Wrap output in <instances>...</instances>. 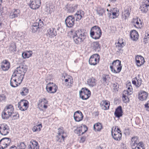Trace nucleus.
I'll return each instance as SVG.
<instances>
[{
  "label": "nucleus",
  "instance_id": "nucleus-1",
  "mask_svg": "<svg viewBox=\"0 0 149 149\" xmlns=\"http://www.w3.org/2000/svg\"><path fill=\"white\" fill-rule=\"evenodd\" d=\"M86 33L84 30H79L76 31L73 36L74 41L77 44H80L83 42L86 38Z\"/></svg>",
  "mask_w": 149,
  "mask_h": 149
},
{
  "label": "nucleus",
  "instance_id": "nucleus-2",
  "mask_svg": "<svg viewBox=\"0 0 149 149\" xmlns=\"http://www.w3.org/2000/svg\"><path fill=\"white\" fill-rule=\"evenodd\" d=\"M14 112V109L12 104L7 105L4 108V110L2 113L1 116L2 119L7 120L11 116L14 117L15 115Z\"/></svg>",
  "mask_w": 149,
  "mask_h": 149
},
{
  "label": "nucleus",
  "instance_id": "nucleus-3",
  "mask_svg": "<svg viewBox=\"0 0 149 149\" xmlns=\"http://www.w3.org/2000/svg\"><path fill=\"white\" fill-rule=\"evenodd\" d=\"M28 69L27 66L24 65H20L15 70L13 74L16 76L23 80L24 74Z\"/></svg>",
  "mask_w": 149,
  "mask_h": 149
},
{
  "label": "nucleus",
  "instance_id": "nucleus-4",
  "mask_svg": "<svg viewBox=\"0 0 149 149\" xmlns=\"http://www.w3.org/2000/svg\"><path fill=\"white\" fill-rule=\"evenodd\" d=\"M130 145L132 149H144L143 142L139 141V137L137 136L132 138Z\"/></svg>",
  "mask_w": 149,
  "mask_h": 149
},
{
  "label": "nucleus",
  "instance_id": "nucleus-5",
  "mask_svg": "<svg viewBox=\"0 0 149 149\" xmlns=\"http://www.w3.org/2000/svg\"><path fill=\"white\" fill-rule=\"evenodd\" d=\"M90 32L91 37L95 40L99 39L102 33L101 29L97 26H95L92 27Z\"/></svg>",
  "mask_w": 149,
  "mask_h": 149
},
{
  "label": "nucleus",
  "instance_id": "nucleus-6",
  "mask_svg": "<svg viewBox=\"0 0 149 149\" xmlns=\"http://www.w3.org/2000/svg\"><path fill=\"white\" fill-rule=\"evenodd\" d=\"M79 93L80 97L83 100H86L90 97L91 93L88 88H84L81 89Z\"/></svg>",
  "mask_w": 149,
  "mask_h": 149
},
{
  "label": "nucleus",
  "instance_id": "nucleus-7",
  "mask_svg": "<svg viewBox=\"0 0 149 149\" xmlns=\"http://www.w3.org/2000/svg\"><path fill=\"white\" fill-rule=\"evenodd\" d=\"M23 79L16 76L13 74L10 80V86L13 87H15L19 85Z\"/></svg>",
  "mask_w": 149,
  "mask_h": 149
},
{
  "label": "nucleus",
  "instance_id": "nucleus-8",
  "mask_svg": "<svg viewBox=\"0 0 149 149\" xmlns=\"http://www.w3.org/2000/svg\"><path fill=\"white\" fill-rule=\"evenodd\" d=\"M10 131L9 127L5 124H0V133L3 135L5 136L8 134Z\"/></svg>",
  "mask_w": 149,
  "mask_h": 149
},
{
  "label": "nucleus",
  "instance_id": "nucleus-9",
  "mask_svg": "<svg viewBox=\"0 0 149 149\" xmlns=\"http://www.w3.org/2000/svg\"><path fill=\"white\" fill-rule=\"evenodd\" d=\"M100 57L98 54H94L92 55L90 57L89 62L91 65H95L99 63Z\"/></svg>",
  "mask_w": 149,
  "mask_h": 149
},
{
  "label": "nucleus",
  "instance_id": "nucleus-10",
  "mask_svg": "<svg viewBox=\"0 0 149 149\" xmlns=\"http://www.w3.org/2000/svg\"><path fill=\"white\" fill-rule=\"evenodd\" d=\"M44 25L43 21L41 19H39L38 21L36 20V22L34 23L32 26L31 29L32 32H36L38 29L40 28Z\"/></svg>",
  "mask_w": 149,
  "mask_h": 149
},
{
  "label": "nucleus",
  "instance_id": "nucleus-11",
  "mask_svg": "<svg viewBox=\"0 0 149 149\" xmlns=\"http://www.w3.org/2000/svg\"><path fill=\"white\" fill-rule=\"evenodd\" d=\"M46 89L48 92L53 93L56 92L57 86L55 84L50 82L47 84Z\"/></svg>",
  "mask_w": 149,
  "mask_h": 149
},
{
  "label": "nucleus",
  "instance_id": "nucleus-12",
  "mask_svg": "<svg viewBox=\"0 0 149 149\" xmlns=\"http://www.w3.org/2000/svg\"><path fill=\"white\" fill-rule=\"evenodd\" d=\"M11 140L8 138H4L0 140V149H3L8 146L11 143Z\"/></svg>",
  "mask_w": 149,
  "mask_h": 149
},
{
  "label": "nucleus",
  "instance_id": "nucleus-13",
  "mask_svg": "<svg viewBox=\"0 0 149 149\" xmlns=\"http://www.w3.org/2000/svg\"><path fill=\"white\" fill-rule=\"evenodd\" d=\"M75 18L73 15H69L66 19L65 23L67 27L71 28L74 24Z\"/></svg>",
  "mask_w": 149,
  "mask_h": 149
},
{
  "label": "nucleus",
  "instance_id": "nucleus-14",
  "mask_svg": "<svg viewBox=\"0 0 149 149\" xmlns=\"http://www.w3.org/2000/svg\"><path fill=\"white\" fill-rule=\"evenodd\" d=\"M28 102L25 100H22L18 104V107L19 109L22 111L26 110L28 107Z\"/></svg>",
  "mask_w": 149,
  "mask_h": 149
},
{
  "label": "nucleus",
  "instance_id": "nucleus-15",
  "mask_svg": "<svg viewBox=\"0 0 149 149\" xmlns=\"http://www.w3.org/2000/svg\"><path fill=\"white\" fill-rule=\"evenodd\" d=\"M40 4V0H30L29 6L31 9L36 10L39 7Z\"/></svg>",
  "mask_w": 149,
  "mask_h": 149
},
{
  "label": "nucleus",
  "instance_id": "nucleus-16",
  "mask_svg": "<svg viewBox=\"0 0 149 149\" xmlns=\"http://www.w3.org/2000/svg\"><path fill=\"white\" fill-rule=\"evenodd\" d=\"M131 23L136 28L141 29L142 27V25L140 19L137 17L133 18Z\"/></svg>",
  "mask_w": 149,
  "mask_h": 149
},
{
  "label": "nucleus",
  "instance_id": "nucleus-17",
  "mask_svg": "<svg viewBox=\"0 0 149 149\" xmlns=\"http://www.w3.org/2000/svg\"><path fill=\"white\" fill-rule=\"evenodd\" d=\"M148 95V93L144 91H141L138 94V97L140 100L143 101L146 100Z\"/></svg>",
  "mask_w": 149,
  "mask_h": 149
},
{
  "label": "nucleus",
  "instance_id": "nucleus-18",
  "mask_svg": "<svg viewBox=\"0 0 149 149\" xmlns=\"http://www.w3.org/2000/svg\"><path fill=\"white\" fill-rule=\"evenodd\" d=\"M10 67V63L7 60H5L3 61L1 63V68L2 70L6 71L8 70Z\"/></svg>",
  "mask_w": 149,
  "mask_h": 149
},
{
  "label": "nucleus",
  "instance_id": "nucleus-19",
  "mask_svg": "<svg viewBox=\"0 0 149 149\" xmlns=\"http://www.w3.org/2000/svg\"><path fill=\"white\" fill-rule=\"evenodd\" d=\"M140 74H138L137 77H136L132 80V84L138 87H139L142 84V80L140 77Z\"/></svg>",
  "mask_w": 149,
  "mask_h": 149
},
{
  "label": "nucleus",
  "instance_id": "nucleus-20",
  "mask_svg": "<svg viewBox=\"0 0 149 149\" xmlns=\"http://www.w3.org/2000/svg\"><path fill=\"white\" fill-rule=\"evenodd\" d=\"M74 119L76 121L79 122L82 120L83 115L80 111H78L74 113Z\"/></svg>",
  "mask_w": 149,
  "mask_h": 149
},
{
  "label": "nucleus",
  "instance_id": "nucleus-21",
  "mask_svg": "<svg viewBox=\"0 0 149 149\" xmlns=\"http://www.w3.org/2000/svg\"><path fill=\"white\" fill-rule=\"evenodd\" d=\"M131 7L127 6V8L125 9L124 12L123 13V19L125 20L129 16L131 11Z\"/></svg>",
  "mask_w": 149,
  "mask_h": 149
},
{
  "label": "nucleus",
  "instance_id": "nucleus-22",
  "mask_svg": "<svg viewBox=\"0 0 149 149\" xmlns=\"http://www.w3.org/2000/svg\"><path fill=\"white\" fill-rule=\"evenodd\" d=\"M20 13V12L19 10L14 9L11 10L9 17L11 19L17 17L19 15Z\"/></svg>",
  "mask_w": 149,
  "mask_h": 149
},
{
  "label": "nucleus",
  "instance_id": "nucleus-23",
  "mask_svg": "<svg viewBox=\"0 0 149 149\" xmlns=\"http://www.w3.org/2000/svg\"><path fill=\"white\" fill-rule=\"evenodd\" d=\"M87 127L86 125H84L83 127L81 126L77 128V129L75 130V132L78 134V135H82L87 130Z\"/></svg>",
  "mask_w": 149,
  "mask_h": 149
},
{
  "label": "nucleus",
  "instance_id": "nucleus-24",
  "mask_svg": "<svg viewBox=\"0 0 149 149\" xmlns=\"http://www.w3.org/2000/svg\"><path fill=\"white\" fill-rule=\"evenodd\" d=\"M136 63L137 65L139 67L143 64L145 62L144 59L143 57L141 55H138L135 58Z\"/></svg>",
  "mask_w": 149,
  "mask_h": 149
},
{
  "label": "nucleus",
  "instance_id": "nucleus-25",
  "mask_svg": "<svg viewBox=\"0 0 149 149\" xmlns=\"http://www.w3.org/2000/svg\"><path fill=\"white\" fill-rule=\"evenodd\" d=\"M84 13L82 10H79L77 11L76 13L74 15V18H75L76 21H79L84 17Z\"/></svg>",
  "mask_w": 149,
  "mask_h": 149
},
{
  "label": "nucleus",
  "instance_id": "nucleus-26",
  "mask_svg": "<svg viewBox=\"0 0 149 149\" xmlns=\"http://www.w3.org/2000/svg\"><path fill=\"white\" fill-rule=\"evenodd\" d=\"M100 105L102 109L104 110L108 109L110 106L109 102L106 100H102L100 103Z\"/></svg>",
  "mask_w": 149,
  "mask_h": 149
},
{
  "label": "nucleus",
  "instance_id": "nucleus-27",
  "mask_svg": "<svg viewBox=\"0 0 149 149\" xmlns=\"http://www.w3.org/2000/svg\"><path fill=\"white\" fill-rule=\"evenodd\" d=\"M28 148L29 149H39V147L37 141L33 140L30 141Z\"/></svg>",
  "mask_w": 149,
  "mask_h": 149
},
{
  "label": "nucleus",
  "instance_id": "nucleus-28",
  "mask_svg": "<svg viewBox=\"0 0 149 149\" xmlns=\"http://www.w3.org/2000/svg\"><path fill=\"white\" fill-rule=\"evenodd\" d=\"M47 32V35H49L51 38L54 37L57 34L55 29L53 28H51L48 29Z\"/></svg>",
  "mask_w": 149,
  "mask_h": 149
},
{
  "label": "nucleus",
  "instance_id": "nucleus-29",
  "mask_svg": "<svg viewBox=\"0 0 149 149\" xmlns=\"http://www.w3.org/2000/svg\"><path fill=\"white\" fill-rule=\"evenodd\" d=\"M48 103V101L45 98L40 99L39 100V103L38 104V107L42 108L43 107L45 109L47 108V105L45 104Z\"/></svg>",
  "mask_w": 149,
  "mask_h": 149
},
{
  "label": "nucleus",
  "instance_id": "nucleus-30",
  "mask_svg": "<svg viewBox=\"0 0 149 149\" xmlns=\"http://www.w3.org/2000/svg\"><path fill=\"white\" fill-rule=\"evenodd\" d=\"M149 6L145 2H142L141 4L139 9L141 12L144 13H146L148 10V7Z\"/></svg>",
  "mask_w": 149,
  "mask_h": 149
},
{
  "label": "nucleus",
  "instance_id": "nucleus-31",
  "mask_svg": "<svg viewBox=\"0 0 149 149\" xmlns=\"http://www.w3.org/2000/svg\"><path fill=\"white\" fill-rule=\"evenodd\" d=\"M112 134V135L113 139L116 141H120L122 137V133L120 130L118 132H115Z\"/></svg>",
  "mask_w": 149,
  "mask_h": 149
},
{
  "label": "nucleus",
  "instance_id": "nucleus-32",
  "mask_svg": "<svg viewBox=\"0 0 149 149\" xmlns=\"http://www.w3.org/2000/svg\"><path fill=\"white\" fill-rule=\"evenodd\" d=\"M123 111L122 107L121 106L118 107L116 109L114 113L115 115L118 118H119L123 115Z\"/></svg>",
  "mask_w": 149,
  "mask_h": 149
},
{
  "label": "nucleus",
  "instance_id": "nucleus-33",
  "mask_svg": "<svg viewBox=\"0 0 149 149\" xmlns=\"http://www.w3.org/2000/svg\"><path fill=\"white\" fill-rule=\"evenodd\" d=\"M139 34L137 31L135 30L132 31L130 33V37L133 40H136L138 39Z\"/></svg>",
  "mask_w": 149,
  "mask_h": 149
},
{
  "label": "nucleus",
  "instance_id": "nucleus-34",
  "mask_svg": "<svg viewBox=\"0 0 149 149\" xmlns=\"http://www.w3.org/2000/svg\"><path fill=\"white\" fill-rule=\"evenodd\" d=\"M88 84L90 87H93L96 85V81L95 79L91 77L88 79L87 81Z\"/></svg>",
  "mask_w": 149,
  "mask_h": 149
},
{
  "label": "nucleus",
  "instance_id": "nucleus-35",
  "mask_svg": "<svg viewBox=\"0 0 149 149\" xmlns=\"http://www.w3.org/2000/svg\"><path fill=\"white\" fill-rule=\"evenodd\" d=\"M92 47L95 51H99L100 50V45L99 42L96 41L93 42L91 45Z\"/></svg>",
  "mask_w": 149,
  "mask_h": 149
},
{
  "label": "nucleus",
  "instance_id": "nucleus-36",
  "mask_svg": "<svg viewBox=\"0 0 149 149\" xmlns=\"http://www.w3.org/2000/svg\"><path fill=\"white\" fill-rule=\"evenodd\" d=\"M77 5H70L67 8V12L70 13H72L77 9Z\"/></svg>",
  "mask_w": 149,
  "mask_h": 149
},
{
  "label": "nucleus",
  "instance_id": "nucleus-37",
  "mask_svg": "<svg viewBox=\"0 0 149 149\" xmlns=\"http://www.w3.org/2000/svg\"><path fill=\"white\" fill-rule=\"evenodd\" d=\"M112 65L110 66L111 69H113V68L121 66V62L119 60L114 61L112 64Z\"/></svg>",
  "mask_w": 149,
  "mask_h": 149
},
{
  "label": "nucleus",
  "instance_id": "nucleus-38",
  "mask_svg": "<svg viewBox=\"0 0 149 149\" xmlns=\"http://www.w3.org/2000/svg\"><path fill=\"white\" fill-rule=\"evenodd\" d=\"M66 135H58L56 136V141L60 143L64 141V139L66 137Z\"/></svg>",
  "mask_w": 149,
  "mask_h": 149
},
{
  "label": "nucleus",
  "instance_id": "nucleus-39",
  "mask_svg": "<svg viewBox=\"0 0 149 149\" xmlns=\"http://www.w3.org/2000/svg\"><path fill=\"white\" fill-rule=\"evenodd\" d=\"M32 53V51H29L23 53L22 55L24 58H28L31 56Z\"/></svg>",
  "mask_w": 149,
  "mask_h": 149
},
{
  "label": "nucleus",
  "instance_id": "nucleus-40",
  "mask_svg": "<svg viewBox=\"0 0 149 149\" xmlns=\"http://www.w3.org/2000/svg\"><path fill=\"white\" fill-rule=\"evenodd\" d=\"M93 127L95 131H100L102 128L101 124L99 123L95 124L94 125Z\"/></svg>",
  "mask_w": 149,
  "mask_h": 149
},
{
  "label": "nucleus",
  "instance_id": "nucleus-41",
  "mask_svg": "<svg viewBox=\"0 0 149 149\" xmlns=\"http://www.w3.org/2000/svg\"><path fill=\"white\" fill-rule=\"evenodd\" d=\"M97 14L99 16H103L105 14V10L104 8H98L97 10Z\"/></svg>",
  "mask_w": 149,
  "mask_h": 149
},
{
  "label": "nucleus",
  "instance_id": "nucleus-42",
  "mask_svg": "<svg viewBox=\"0 0 149 149\" xmlns=\"http://www.w3.org/2000/svg\"><path fill=\"white\" fill-rule=\"evenodd\" d=\"M42 127L41 124L34 126L32 128V130L33 132H38L40 131Z\"/></svg>",
  "mask_w": 149,
  "mask_h": 149
},
{
  "label": "nucleus",
  "instance_id": "nucleus-43",
  "mask_svg": "<svg viewBox=\"0 0 149 149\" xmlns=\"http://www.w3.org/2000/svg\"><path fill=\"white\" fill-rule=\"evenodd\" d=\"M113 69H111V71L113 73H118L120 72L122 69V66H120L113 68Z\"/></svg>",
  "mask_w": 149,
  "mask_h": 149
},
{
  "label": "nucleus",
  "instance_id": "nucleus-44",
  "mask_svg": "<svg viewBox=\"0 0 149 149\" xmlns=\"http://www.w3.org/2000/svg\"><path fill=\"white\" fill-rule=\"evenodd\" d=\"M123 93L124 94L128 95H131L132 93V88L131 85H130L129 87H127V90L124 91Z\"/></svg>",
  "mask_w": 149,
  "mask_h": 149
},
{
  "label": "nucleus",
  "instance_id": "nucleus-45",
  "mask_svg": "<svg viewBox=\"0 0 149 149\" xmlns=\"http://www.w3.org/2000/svg\"><path fill=\"white\" fill-rule=\"evenodd\" d=\"M110 78L109 77V75L106 74H104L102 75V82L103 83H107L109 81V79Z\"/></svg>",
  "mask_w": 149,
  "mask_h": 149
},
{
  "label": "nucleus",
  "instance_id": "nucleus-46",
  "mask_svg": "<svg viewBox=\"0 0 149 149\" xmlns=\"http://www.w3.org/2000/svg\"><path fill=\"white\" fill-rule=\"evenodd\" d=\"M29 92V90L26 87H24L22 89V91L20 92V94L22 96L26 95Z\"/></svg>",
  "mask_w": 149,
  "mask_h": 149
},
{
  "label": "nucleus",
  "instance_id": "nucleus-47",
  "mask_svg": "<svg viewBox=\"0 0 149 149\" xmlns=\"http://www.w3.org/2000/svg\"><path fill=\"white\" fill-rule=\"evenodd\" d=\"M58 135H65V133L64 132L63 128L62 127H60L58 129Z\"/></svg>",
  "mask_w": 149,
  "mask_h": 149
},
{
  "label": "nucleus",
  "instance_id": "nucleus-48",
  "mask_svg": "<svg viewBox=\"0 0 149 149\" xmlns=\"http://www.w3.org/2000/svg\"><path fill=\"white\" fill-rule=\"evenodd\" d=\"M16 45L14 43H12L10 44L9 47V50L13 52L16 50Z\"/></svg>",
  "mask_w": 149,
  "mask_h": 149
},
{
  "label": "nucleus",
  "instance_id": "nucleus-49",
  "mask_svg": "<svg viewBox=\"0 0 149 149\" xmlns=\"http://www.w3.org/2000/svg\"><path fill=\"white\" fill-rule=\"evenodd\" d=\"M116 47L118 48V50L119 51L121 50V48L124 46L123 42L121 43L119 41H118V43H116Z\"/></svg>",
  "mask_w": 149,
  "mask_h": 149
},
{
  "label": "nucleus",
  "instance_id": "nucleus-50",
  "mask_svg": "<svg viewBox=\"0 0 149 149\" xmlns=\"http://www.w3.org/2000/svg\"><path fill=\"white\" fill-rule=\"evenodd\" d=\"M117 127L116 126H113L111 129V134L114 133V132H118L120 131V129L119 128Z\"/></svg>",
  "mask_w": 149,
  "mask_h": 149
},
{
  "label": "nucleus",
  "instance_id": "nucleus-51",
  "mask_svg": "<svg viewBox=\"0 0 149 149\" xmlns=\"http://www.w3.org/2000/svg\"><path fill=\"white\" fill-rule=\"evenodd\" d=\"M119 84L118 83H114L113 84V90L115 92L117 91L119 89Z\"/></svg>",
  "mask_w": 149,
  "mask_h": 149
},
{
  "label": "nucleus",
  "instance_id": "nucleus-52",
  "mask_svg": "<svg viewBox=\"0 0 149 149\" xmlns=\"http://www.w3.org/2000/svg\"><path fill=\"white\" fill-rule=\"evenodd\" d=\"M18 147L19 149H25L26 146L24 142H22L18 144Z\"/></svg>",
  "mask_w": 149,
  "mask_h": 149
},
{
  "label": "nucleus",
  "instance_id": "nucleus-53",
  "mask_svg": "<svg viewBox=\"0 0 149 149\" xmlns=\"http://www.w3.org/2000/svg\"><path fill=\"white\" fill-rule=\"evenodd\" d=\"M73 83V79L72 78H70L69 81H68V83L70 84H66V87L68 88H69L72 86V85Z\"/></svg>",
  "mask_w": 149,
  "mask_h": 149
},
{
  "label": "nucleus",
  "instance_id": "nucleus-54",
  "mask_svg": "<svg viewBox=\"0 0 149 149\" xmlns=\"http://www.w3.org/2000/svg\"><path fill=\"white\" fill-rule=\"evenodd\" d=\"M114 12H111V15L112 16H112V17H115V18L116 17V15L118 14V11L117 10V8H114Z\"/></svg>",
  "mask_w": 149,
  "mask_h": 149
},
{
  "label": "nucleus",
  "instance_id": "nucleus-55",
  "mask_svg": "<svg viewBox=\"0 0 149 149\" xmlns=\"http://www.w3.org/2000/svg\"><path fill=\"white\" fill-rule=\"evenodd\" d=\"M149 38V33H146L145 34V36L144 38V42H145V44H146V43L148 42L147 41Z\"/></svg>",
  "mask_w": 149,
  "mask_h": 149
},
{
  "label": "nucleus",
  "instance_id": "nucleus-56",
  "mask_svg": "<svg viewBox=\"0 0 149 149\" xmlns=\"http://www.w3.org/2000/svg\"><path fill=\"white\" fill-rule=\"evenodd\" d=\"M123 100L124 102L125 103L128 102L129 101L128 97L124 94L123 95Z\"/></svg>",
  "mask_w": 149,
  "mask_h": 149
},
{
  "label": "nucleus",
  "instance_id": "nucleus-57",
  "mask_svg": "<svg viewBox=\"0 0 149 149\" xmlns=\"http://www.w3.org/2000/svg\"><path fill=\"white\" fill-rule=\"evenodd\" d=\"M145 106L146 110L149 111V101L147 102V104L145 105Z\"/></svg>",
  "mask_w": 149,
  "mask_h": 149
},
{
  "label": "nucleus",
  "instance_id": "nucleus-58",
  "mask_svg": "<svg viewBox=\"0 0 149 149\" xmlns=\"http://www.w3.org/2000/svg\"><path fill=\"white\" fill-rule=\"evenodd\" d=\"M108 17L110 18L113 19L115 18V17H112L111 15V12L110 11L109 12H108L107 14Z\"/></svg>",
  "mask_w": 149,
  "mask_h": 149
},
{
  "label": "nucleus",
  "instance_id": "nucleus-59",
  "mask_svg": "<svg viewBox=\"0 0 149 149\" xmlns=\"http://www.w3.org/2000/svg\"><path fill=\"white\" fill-rule=\"evenodd\" d=\"M6 97L4 95H0V101H1L5 100Z\"/></svg>",
  "mask_w": 149,
  "mask_h": 149
},
{
  "label": "nucleus",
  "instance_id": "nucleus-60",
  "mask_svg": "<svg viewBox=\"0 0 149 149\" xmlns=\"http://www.w3.org/2000/svg\"><path fill=\"white\" fill-rule=\"evenodd\" d=\"M86 139V137L85 136H83L81 137L80 141V142L84 143Z\"/></svg>",
  "mask_w": 149,
  "mask_h": 149
},
{
  "label": "nucleus",
  "instance_id": "nucleus-61",
  "mask_svg": "<svg viewBox=\"0 0 149 149\" xmlns=\"http://www.w3.org/2000/svg\"><path fill=\"white\" fill-rule=\"evenodd\" d=\"M70 79V78H68V79H66L65 80V85L66 86V84H67V82H68V81H69V80Z\"/></svg>",
  "mask_w": 149,
  "mask_h": 149
},
{
  "label": "nucleus",
  "instance_id": "nucleus-62",
  "mask_svg": "<svg viewBox=\"0 0 149 149\" xmlns=\"http://www.w3.org/2000/svg\"><path fill=\"white\" fill-rule=\"evenodd\" d=\"M10 149H17V148L15 146H12L10 148Z\"/></svg>",
  "mask_w": 149,
  "mask_h": 149
},
{
  "label": "nucleus",
  "instance_id": "nucleus-63",
  "mask_svg": "<svg viewBox=\"0 0 149 149\" xmlns=\"http://www.w3.org/2000/svg\"><path fill=\"white\" fill-rule=\"evenodd\" d=\"M96 149H103V148L102 147H101V146H98L96 148Z\"/></svg>",
  "mask_w": 149,
  "mask_h": 149
},
{
  "label": "nucleus",
  "instance_id": "nucleus-64",
  "mask_svg": "<svg viewBox=\"0 0 149 149\" xmlns=\"http://www.w3.org/2000/svg\"><path fill=\"white\" fill-rule=\"evenodd\" d=\"M74 62L75 63H77V60H76L74 61Z\"/></svg>",
  "mask_w": 149,
  "mask_h": 149
}]
</instances>
